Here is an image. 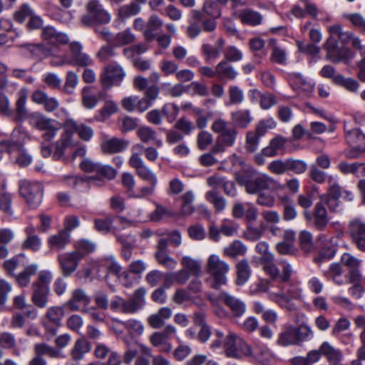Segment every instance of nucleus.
I'll list each match as a JSON object with an SVG mask.
<instances>
[{"mask_svg": "<svg viewBox=\"0 0 365 365\" xmlns=\"http://www.w3.org/2000/svg\"><path fill=\"white\" fill-rule=\"evenodd\" d=\"M20 195L26 199L31 208L37 207L42 201L43 187L37 182H30L26 180L19 182Z\"/></svg>", "mask_w": 365, "mask_h": 365, "instance_id": "7", "label": "nucleus"}, {"mask_svg": "<svg viewBox=\"0 0 365 365\" xmlns=\"http://www.w3.org/2000/svg\"><path fill=\"white\" fill-rule=\"evenodd\" d=\"M230 264L222 260L217 255H210L206 262L205 271L210 276L205 279L210 287L219 289L227 282V274L230 271Z\"/></svg>", "mask_w": 365, "mask_h": 365, "instance_id": "2", "label": "nucleus"}, {"mask_svg": "<svg viewBox=\"0 0 365 365\" xmlns=\"http://www.w3.org/2000/svg\"><path fill=\"white\" fill-rule=\"evenodd\" d=\"M13 198L11 193L3 192L0 193V210L6 215L14 217V213L12 210Z\"/></svg>", "mask_w": 365, "mask_h": 365, "instance_id": "48", "label": "nucleus"}, {"mask_svg": "<svg viewBox=\"0 0 365 365\" xmlns=\"http://www.w3.org/2000/svg\"><path fill=\"white\" fill-rule=\"evenodd\" d=\"M219 299L230 309L233 317H240L245 313L246 304L242 299L226 292H222L219 295Z\"/></svg>", "mask_w": 365, "mask_h": 365, "instance_id": "18", "label": "nucleus"}, {"mask_svg": "<svg viewBox=\"0 0 365 365\" xmlns=\"http://www.w3.org/2000/svg\"><path fill=\"white\" fill-rule=\"evenodd\" d=\"M277 342L284 346L298 344L297 327L292 325L287 327L279 334Z\"/></svg>", "mask_w": 365, "mask_h": 365, "instance_id": "34", "label": "nucleus"}, {"mask_svg": "<svg viewBox=\"0 0 365 365\" xmlns=\"http://www.w3.org/2000/svg\"><path fill=\"white\" fill-rule=\"evenodd\" d=\"M302 290L299 288L292 287L286 292H270L268 294L269 299L278 304L280 307L289 311L295 309V305L292 302V299H298L302 297Z\"/></svg>", "mask_w": 365, "mask_h": 365, "instance_id": "10", "label": "nucleus"}, {"mask_svg": "<svg viewBox=\"0 0 365 365\" xmlns=\"http://www.w3.org/2000/svg\"><path fill=\"white\" fill-rule=\"evenodd\" d=\"M91 303V298L83 289L78 288L72 291L70 299L64 304V307L71 312L83 310Z\"/></svg>", "mask_w": 365, "mask_h": 365, "instance_id": "15", "label": "nucleus"}, {"mask_svg": "<svg viewBox=\"0 0 365 365\" xmlns=\"http://www.w3.org/2000/svg\"><path fill=\"white\" fill-rule=\"evenodd\" d=\"M91 350V344L84 336L78 339L70 351L71 359L75 361H81Z\"/></svg>", "mask_w": 365, "mask_h": 365, "instance_id": "27", "label": "nucleus"}, {"mask_svg": "<svg viewBox=\"0 0 365 365\" xmlns=\"http://www.w3.org/2000/svg\"><path fill=\"white\" fill-rule=\"evenodd\" d=\"M34 356L30 360L29 365H47L43 356L50 359H64L66 355L59 349L46 343H37L34 346Z\"/></svg>", "mask_w": 365, "mask_h": 365, "instance_id": "9", "label": "nucleus"}, {"mask_svg": "<svg viewBox=\"0 0 365 365\" xmlns=\"http://www.w3.org/2000/svg\"><path fill=\"white\" fill-rule=\"evenodd\" d=\"M324 276L331 279L336 284L341 285L344 283L342 266L339 262L331 263L328 269L324 272Z\"/></svg>", "mask_w": 365, "mask_h": 365, "instance_id": "40", "label": "nucleus"}, {"mask_svg": "<svg viewBox=\"0 0 365 365\" xmlns=\"http://www.w3.org/2000/svg\"><path fill=\"white\" fill-rule=\"evenodd\" d=\"M64 316V310L61 307H51L48 309L43 322L46 331L52 335H55L57 328L61 326V322Z\"/></svg>", "mask_w": 365, "mask_h": 365, "instance_id": "16", "label": "nucleus"}, {"mask_svg": "<svg viewBox=\"0 0 365 365\" xmlns=\"http://www.w3.org/2000/svg\"><path fill=\"white\" fill-rule=\"evenodd\" d=\"M234 128V127L230 126L229 122L222 118H215L211 125V130L215 133L219 134V136H221L223 133H226Z\"/></svg>", "mask_w": 365, "mask_h": 365, "instance_id": "55", "label": "nucleus"}, {"mask_svg": "<svg viewBox=\"0 0 365 365\" xmlns=\"http://www.w3.org/2000/svg\"><path fill=\"white\" fill-rule=\"evenodd\" d=\"M235 179L237 184L245 187L249 195H256L272 187H282L277 180L267 174L256 171L237 173Z\"/></svg>", "mask_w": 365, "mask_h": 365, "instance_id": "1", "label": "nucleus"}, {"mask_svg": "<svg viewBox=\"0 0 365 365\" xmlns=\"http://www.w3.org/2000/svg\"><path fill=\"white\" fill-rule=\"evenodd\" d=\"M120 327H123L126 329L131 337L141 335L144 330L143 325L138 320L130 319L128 321L123 322L118 319H113V327L118 336L123 334V331L120 330Z\"/></svg>", "mask_w": 365, "mask_h": 365, "instance_id": "19", "label": "nucleus"}, {"mask_svg": "<svg viewBox=\"0 0 365 365\" xmlns=\"http://www.w3.org/2000/svg\"><path fill=\"white\" fill-rule=\"evenodd\" d=\"M18 98L16 102V112L19 115H23L26 112V103L28 97V90L22 88L18 92Z\"/></svg>", "mask_w": 365, "mask_h": 365, "instance_id": "57", "label": "nucleus"}, {"mask_svg": "<svg viewBox=\"0 0 365 365\" xmlns=\"http://www.w3.org/2000/svg\"><path fill=\"white\" fill-rule=\"evenodd\" d=\"M337 168L344 175L352 174L357 177L361 176V163H349L346 161H341Z\"/></svg>", "mask_w": 365, "mask_h": 365, "instance_id": "54", "label": "nucleus"}, {"mask_svg": "<svg viewBox=\"0 0 365 365\" xmlns=\"http://www.w3.org/2000/svg\"><path fill=\"white\" fill-rule=\"evenodd\" d=\"M32 302L39 308H44L48 304V295L50 293V288L45 287H40L39 285L32 284Z\"/></svg>", "mask_w": 365, "mask_h": 365, "instance_id": "28", "label": "nucleus"}, {"mask_svg": "<svg viewBox=\"0 0 365 365\" xmlns=\"http://www.w3.org/2000/svg\"><path fill=\"white\" fill-rule=\"evenodd\" d=\"M163 24V21L158 16L152 15L148 20L146 29L144 31L145 38L152 40L155 36L154 31L160 29Z\"/></svg>", "mask_w": 365, "mask_h": 365, "instance_id": "50", "label": "nucleus"}, {"mask_svg": "<svg viewBox=\"0 0 365 365\" xmlns=\"http://www.w3.org/2000/svg\"><path fill=\"white\" fill-rule=\"evenodd\" d=\"M260 135L255 131L247 133L245 149L249 153H253L257 150L259 145Z\"/></svg>", "mask_w": 365, "mask_h": 365, "instance_id": "64", "label": "nucleus"}, {"mask_svg": "<svg viewBox=\"0 0 365 365\" xmlns=\"http://www.w3.org/2000/svg\"><path fill=\"white\" fill-rule=\"evenodd\" d=\"M143 150L144 146L140 143L135 144L131 148V155L128 163L130 167L135 170V173L146 166L140 157Z\"/></svg>", "mask_w": 365, "mask_h": 365, "instance_id": "33", "label": "nucleus"}, {"mask_svg": "<svg viewBox=\"0 0 365 365\" xmlns=\"http://www.w3.org/2000/svg\"><path fill=\"white\" fill-rule=\"evenodd\" d=\"M235 16L242 24L252 26L260 25L263 21V16L259 12L249 8L235 11Z\"/></svg>", "mask_w": 365, "mask_h": 365, "instance_id": "22", "label": "nucleus"}, {"mask_svg": "<svg viewBox=\"0 0 365 365\" xmlns=\"http://www.w3.org/2000/svg\"><path fill=\"white\" fill-rule=\"evenodd\" d=\"M181 264L190 275L200 276L202 270L200 264L195 259L185 256L182 258Z\"/></svg>", "mask_w": 365, "mask_h": 365, "instance_id": "47", "label": "nucleus"}, {"mask_svg": "<svg viewBox=\"0 0 365 365\" xmlns=\"http://www.w3.org/2000/svg\"><path fill=\"white\" fill-rule=\"evenodd\" d=\"M34 14L33 9L29 4H23L21 5L14 14V20L19 23L22 24L25 21L26 19H29V17Z\"/></svg>", "mask_w": 365, "mask_h": 365, "instance_id": "60", "label": "nucleus"}, {"mask_svg": "<svg viewBox=\"0 0 365 365\" xmlns=\"http://www.w3.org/2000/svg\"><path fill=\"white\" fill-rule=\"evenodd\" d=\"M201 52L206 61L209 62L219 58L221 52L219 48L209 43H204L201 47Z\"/></svg>", "mask_w": 365, "mask_h": 365, "instance_id": "63", "label": "nucleus"}, {"mask_svg": "<svg viewBox=\"0 0 365 365\" xmlns=\"http://www.w3.org/2000/svg\"><path fill=\"white\" fill-rule=\"evenodd\" d=\"M349 234L357 248L365 252V222L356 218L349 223Z\"/></svg>", "mask_w": 365, "mask_h": 365, "instance_id": "13", "label": "nucleus"}, {"mask_svg": "<svg viewBox=\"0 0 365 365\" xmlns=\"http://www.w3.org/2000/svg\"><path fill=\"white\" fill-rule=\"evenodd\" d=\"M38 266L31 264L24 266V269L15 275L16 282L20 287H26L29 285L31 278L38 272Z\"/></svg>", "mask_w": 365, "mask_h": 365, "instance_id": "29", "label": "nucleus"}, {"mask_svg": "<svg viewBox=\"0 0 365 365\" xmlns=\"http://www.w3.org/2000/svg\"><path fill=\"white\" fill-rule=\"evenodd\" d=\"M263 234L264 228L262 224H261L260 227L254 226L252 224H247L242 235L246 240L255 242L259 240Z\"/></svg>", "mask_w": 365, "mask_h": 365, "instance_id": "52", "label": "nucleus"}, {"mask_svg": "<svg viewBox=\"0 0 365 365\" xmlns=\"http://www.w3.org/2000/svg\"><path fill=\"white\" fill-rule=\"evenodd\" d=\"M128 145V140L112 138L105 139L101 144V148L105 154H114L123 151Z\"/></svg>", "mask_w": 365, "mask_h": 365, "instance_id": "24", "label": "nucleus"}, {"mask_svg": "<svg viewBox=\"0 0 365 365\" xmlns=\"http://www.w3.org/2000/svg\"><path fill=\"white\" fill-rule=\"evenodd\" d=\"M217 78L219 80H234L238 75L237 71L225 60L220 61L216 66Z\"/></svg>", "mask_w": 365, "mask_h": 365, "instance_id": "30", "label": "nucleus"}, {"mask_svg": "<svg viewBox=\"0 0 365 365\" xmlns=\"http://www.w3.org/2000/svg\"><path fill=\"white\" fill-rule=\"evenodd\" d=\"M86 8L88 13L81 18V22L83 26H91L94 24H106L110 21V15L103 8L99 0H89Z\"/></svg>", "mask_w": 365, "mask_h": 365, "instance_id": "5", "label": "nucleus"}, {"mask_svg": "<svg viewBox=\"0 0 365 365\" xmlns=\"http://www.w3.org/2000/svg\"><path fill=\"white\" fill-rule=\"evenodd\" d=\"M146 292L145 288L140 287L135 290L133 296L128 300L115 296L110 302V309L123 314H134L145 306Z\"/></svg>", "mask_w": 365, "mask_h": 365, "instance_id": "3", "label": "nucleus"}, {"mask_svg": "<svg viewBox=\"0 0 365 365\" xmlns=\"http://www.w3.org/2000/svg\"><path fill=\"white\" fill-rule=\"evenodd\" d=\"M70 242V233L66 230H61L56 235H51L48 238V244L51 249L61 250Z\"/></svg>", "mask_w": 365, "mask_h": 365, "instance_id": "31", "label": "nucleus"}, {"mask_svg": "<svg viewBox=\"0 0 365 365\" xmlns=\"http://www.w3.org/2000/svg\"><path fill=\"white\" fill-rule=\"evenodd\" d=\"M320 351L327 357L328 361L334 364H337L342 358L341 351L334 349L327 341L321 345Z\"/></svg>", "mask_w": 365, "mask_h": 365, "instance_id": "41", "label": "nucleus"}, {"mask_svg": "<svg viewBox=\"0 0 365 365\" xmlns=\"http://www.w3.org/2000/svg\"><path fill=\"white\" fill-rule=\"evenodd\" d=\"M173 311L170 307H163L148 318V324L153 329L162 328L167 320L171 318Z\"/></svg>", "mask_w": 365, "mask_h": 365, "instance_id": "25", "label": "nucleus"}, {"mask_svg": "<svg viewBox=\"0 0 365 365\" xmlns=\"http://www.w3.org/2000/svg\"><path fill=\"white\" fill-rule=\"evenodd\" d=\"M78 143V142L74 140L73 135H71L67 128H63V132L61 133V137L54 143L53 159L54 160H61L64 156L66 150L76 147Z\"/></svg>", "mask_w": 365, "mask_h": 365, "instance_id": "12", "label": "nucleus"}, {"mask_svg": "<svg viewBox=\"0 0 365 365\" xmlns=\"http://www.w3.org/2000/svg\"><path fill=\"white\" fill-rule=\"evenodd\" d=\"M63 128H67L72 135L76 133L79 138L83 141H90L94 134L91 127L83 123H78L73 118H67L63 123Z\"/></svg>", "mask_w": 365, "mask_h": 365, "instance_id": "17", "label": "nucleus"}, {"mask_svg": "<svg viewBox=\"0 0 365 365\" xmlns=\"http://www.w3.org/2000/svg\"><path fill=\"white\" fill-rule=\"evenodd\" d=\"M251 358L262 365H272V363L274 361L272 354L270 351L266 348L259 346H256L253 349Z\"/></svg>", "mask_w": 365, "mask_h": 365, "instance_id": "39", "label": "nucleus"}, {"mask_svg": "<svg viewBox=\"0 0 365 365\" xmlns=\"http://www.w3.org/2000/svg\"><path fill=\"white\" fill-rule=\"evenodd\" d=\"M247 251L246 245L240 240H235L223 249V254L230 258L244 256Z\"/></svg>", "mask_w": 365, "mask_h": 365, "instance_id": "38", "label": "nucleus"}, {"mask_svg": "<svg viewBox=\"0 0 365 365\" xmlns=\"http://www.w3.org/2000/svg\"><path fill=\"white\" fill-rule=\"evenodd\" d=\"M205 198L214 206L217 212H222L225 210L227 205L226 200L217 190L207 192Z\"/></svg>", "mask_w": 365, "mask_h": 365, "instance_id": "45", "label": "nucleus"}, {"mask_svg": "<svg viewBox=\"0 0 365 365\" xmlns=\"http://www.w3.org/2000/svg\"><path fill=\"white\" fill-rule=\"evenodd\" d=\"M306 220L309 221L319 230H323L329 222L327 211L322 202H317L312 213L309 210L303 212Z\"/></svg>", "mask_w": 365, "mask_h": 365, "instance_id": "11", "label": "nucleus"}, {"mask_svg": "<svg viewBox=\"0 0 365 365\" xmlns=\"http://www.w3.org/2000/svg\"><path fill=\"white\" fill-rule=\"evenodd\" d=\"M115 45L112 43H107L101 46L96 53V57L101 61H108L109 59L116 56L117 53L115 51Z\"/></svg>", "mask_w": 365, "mask_h": 365, "instance_id": "56", "label": "nucleus"}, {"mask_svg": "<svg viewBox=\"0 0 365 365\" xmlns=\"http://www.w3.org/2000/svg\"><path fill=\"white\" fill-rule=\"evenodd\" d=\"M329 34H336L339 41L343 44H351L356 49H361V40L351 32L344 31L340 24H334L329 26Z\"/></svg>", "mask_w": 365, "mask_h": 365, "instance_id": "21", "label": "nucleus"}, {"mask_svg": "<svg viewBox=\"0 0 365 365\" xmlns=\"http://www.w3.org/2000/svg\"><path fill=\"white\" fill-rule=\"evenodd\" d=\"M267 169L273 174L282 175L287 173V159L273 160L269 163Z\"/></svg>", "mask_w": 365, "mask_h": 365, "instance_id": "59", "label": "nucleus"}, {"mask_svg": "<svg viewBox=\"0 0 365 365\" xmlns=\"http://www.w3.org/2000/svg\"><path fill=\"white\" fill-rule=\"evenodd\" d=\"M16 134V131L14 130L11 139L0 141V147L2 150L11 153L14 151H19L24 146L23 142L15 139Z\"/></svg>", "mask_w": 365, "mask_h": 365, "instance_id": "51", "label": "nucleus"}, {"mask_svg": "<svg viewBox=\"0 0 365 365\" xmlns=\"http://www.w3.org/2000/svg\"><path fill=\"white\" fill-rule=\"evenodd\" d=\"M231 119L237 128H245L252 122V118L248 110H239L231 113Z\"/></svg>", "mask_w": 365, "mask_h": 365, "instance_id": "37", "label": "nucleus"}, {"mask_svg": "<svg viewBox=\"0 0 365 365\" xmlns=\"http://www.w3.org/2000/svg\"><path fill=\"white\" fill-rule=\"evenodd\" d=\"M0 346L6 349H13L14 354L19 356L20 352L16 348V339L15 336L8 331L0 333Z\"/></svg>", "mask_w": 365, "mask_h": 365, "instance_id": "46", "label": "nucleus"}, {"mask_svg": "<svg viewBox=\"0 0 365 365\" xmlns=\"http://www.w3.org/2000/svg\"><path fill=\"white\" fill-rule=\"evenodd\" d=\"M336 34H330V36L325 43V49L327 51V58L335 63L349 58V51L346 48L338 49V41Z\"/></svg>", "mask_w": 365, "mask_h": 365, "instance_id": "14", "label": "nucleus"}, {"mask_svg": "<svg viewBox=\"0 0 365 365\" xmlns=\"http://www.w3.org/2000/svg\"><path fill=\"white\" fill-rule=\"evenodd\" d=\"M135 40V35L130 29L118 32L113 36V43L115 47H121L133 43Z\"/></svg>", "mask_w": 365, "mask_h": 365, "instance_id": "42", "label": "nucleus"}, {"mask_svg": "<svg viewBox=\"0 0 365 365\" xmlns=\"http://www.w3.org/2000/svg\"><path fill=\"white\" fill-rule=\"evenodd\" d=\"M243 58V53L235 46H229L224 52V60L230 63L237 62Z\"/></svg>", "mask_w": 365, "mask_h": 365, "instance_id": "61", "label": "nucleus"}, {"mask_svg": "<svg viewBox=\"0 0 365 365\" xmlns=\"http://www.w3.org/2000/svg\"><path fill=\"white\" fill-rule=\"evenodd\" d=\"M141 10L140 6L136 2H130L128 4L120 6L118 9V16L121 19H125L137 15Z\"/></svg>", "mask_w": 365, "mask_h": 365, "instance_id": "49", "label": "nucleus"}, {"mask_svg": "<svg viewBox=\"0 0 365 365\" xmlns=\"http://www.w3.org/2000/svg\"><path fill=\"white\" fill-rule=\"evenodd\" d=\"M182 200V207L181 213L183 215H190L194 211L195 208L192 205V202L195 200L194 194L192 191H187L182 195L181 197Z\"/></svg>", "mask_w": 365, "mask_h": 365, "instance_id": "53", "label": "nucleus"}, {"mask_svg": "<svg viewBox=\"0 0 365 365\" xmlns=\"http://www.w3.org/2000/svg\"><path fill=\"white\" fill-rule=\"evenodd\" d=\"M263 270L274 280L279 277V269L274 263V257L272 254L262 256L261 258Z\"/></svg>", "mask_w": 365, "mask_h": 365, "instance_id": "35", "label": "nucleus"}, {"mask_svg": "<svg viewBox=\"0 0 365 365\" xmlns=\"http://www.w3.org/2000/svg\"><path fill=\"white\" fill-rule=\"evenodd\" d=\"M24 260L25 256L24 255H18L9 260H6L4 263V267L7 274L15 277V275L17 274L15 273V271L18 268L24 266Z\"/></svg>", "mask_w": 365, "mask_h": 365, "instance_id": "44", "label": "nucleus"}, {"mask_svg": "<svg viewBox=\"0 0 365 365\" xmlns=\"http://www.w3.org/2000/svg\"><path fill=\"white\" fill-rule=\"evenodd\" d=\"M155 259L159 264L164 266L165 268L168 269H174L178 262L175 259L172 258L168 253L156 252H155Z\"/></svg>", "mask_w": 365, "mask_h": 365, "instance_id": "58", "label": "nucleus"}, {"mask_svg": "<svg viewBox=\"0 0 365 365\" xmlns=\"http://www.w3.org/2000/svg\"><path fill=\"white\" fill-rule=\"evenodd\" d=\"M346 140L351 147L345 151V156L349 159L358 158L365 152V135L359 129L348 130L344 125Z\"/></svg>", "mask_w": 365, "mask_h": 365, "instance_id": "6", "label": "nucleus"}, {"mask_svg": "<svg viewBox=\"0 0 365 365\" xmlns=\"http://www.w3.org/2000/svg\"><path fill=\"white\" fill-rule=\"evenodd\" d=\"M236 279L235 283L238 286L245 284L250 279L252 274L250 264L247 259L239 260L235 266Z\"/></svg>", "mask_w": 365, "mask_h": 365, "instance_id": "26", "label": "nucleus"}, {"mask_svg": "<svg viewBox=\"0 0 365 365\" xmlns=\"http://www.w3.org/2000/svg\"><path fill=\"white\" fill-rule=\"evenodd\" d=\"M29 123L33 128L43 132L41 138L44 142L52 141L61 127L58 120L38 112L30 115Z\"/></svg>", "mask_w": 365, "mask_h": 365, "instance_id": "4", "label": "nucleus"}, {"mask_svg": "<svg viewBox=\"0 0 365 365\" xmlns=\"http://www.w3.org/2000/svg\"><path fill=\"white\" fill-rule=\"evenodd\" d=\"M126 76V72L120 64L114 61L107 65L101 75V82L103 88L120 86Z\"/></svg>", "mask_w": 365, "mask_h": 365, "instance_id": "8", "label": "nucleus"}, {"mask_svg": "<svg viewBox=\"0 0 365 365\" xmlns=\"http://www.w3.org/2000/svg\"><path fill=\"white\" fill-rule=\"evenodd\" d=\"M240 339V337L238 335L230 330H229L225 336L223 347L228 357H237L238 356L237 345Z\"/></svg>", "mask_w": 365, "mask_h": 365, "instance_id": "32", "label": "nucleus"}, {"mask_svg": "<svg viewBox=\"0 0 365 365\" xmlns=\"http://www.w3.org/2000/svg\"><path fill=\"white\" fill-rule=\"evenodd\" d=\"M197 145L200 150H205L212 143L213 136L208 131H201L197 135Z\"/></svg>", "mask_w": 365, "mask_h": 365, "instance_id": "62", "label": "nucleus"}, {"mask_svg": "<svg viewBox=\"0 0 365 365\" xmlns=\"http://www.w3.org/2000/svg\"><path fill=\"white\" fill-rule=\"evenodd\" d=\"M75 252L81 255L83 259L86 255L93 252L96 250V244L87 239H80L77 240L75 244Z\"/></svg>", "mask_w": 365, "mask_h": 365, "instance_id": "43", "label": "nucleus"}, {"mask_svg": "<svg viewBox=\"0 0 365 365\" xmlns=\"http://www.w3.org/2000/svg\"><path fill=\"white\" fill-rule=\"evenodd\" d=\"M31 100L35 103L43 105L45 110L48 113L56 110L59 106V102L56 98L49 97L46 93L41 90L33 92Z\"/></svg>", "mask_w": 365, "mask_h": 365, "instance_id": "23", "label": "nucleus"}, {"mask_svg": "<svg viewBox=\"0 0 365 365\" xmlns=\"http://www.w3.org/2000/svg\"><path fill=\"white\" fill-rule=\"evenodd\" d=\"M81 259V255L74 251L59 255L58 262L63 275L68 277L73 273L76 270L78 262Z\"/></svg>", "mask_w": 365, "mask_h": 365, "instance_id": "20", "label": "nucleus"}, {"mask_svg": "<svg viewBox=\"0 0 365 365\" xmlns=\"http://www.w3.org/2000/svg\"><path fill=\"white\" fill-rule=\"evenodd\" d=\"M340 235H337L336 237H331L330 239V243L332 245L331 247H324L319 252V255L318 257L314 258V262L321 264L322 262L324 260H329L332 259L336 253V246L337 245V240L339 238Z\"/></svg>", "mask_w": 365, "mask_h": 365, "instance_id": "36", "label": "nucleus"}]
</instances>
